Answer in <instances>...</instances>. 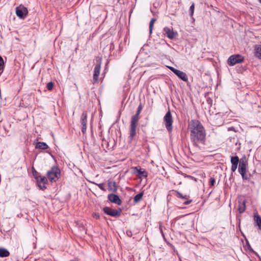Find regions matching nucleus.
I'll use <instances>...</instances> for the list:
<instances>
[{
    "label": "nucleus",
    "mask_w": 261,
    "mask_h": 261,
    "mask_svg": "<svg viewBox=\"0 0 261 261\" xmlns=\"http://www.w3.org/2000/svg\"><path fill=\"white\" fill-rule=\"evenodd\" d=\"M93 216L96 219H99L100 218V216L98 213H95L93 214Z\"/></svg>",
    "instance_id": "nucleus-36"
},
{
    "label": "nucleus",
    "mask_w": 261,
    "mask_h": 261,
    "mask_svg": "<svg viewBox=\"0 0 261 261\" xmlns=\"http://www.w3.org/2000/svg\"><path fill=\"white\" fill-rule=\"evenodd\" d=\"M37 182L42 183L44 185H46L47 183V179L45 176H40V177L37 179Z\"/></svg>",
    "instance_id": "nucleus-24"
},
{
    "label": "nucleus",
    "mask_w": 261,
    "mask_h": 261,
    "mask_svg": "<svg viewBox=\"0 0 261 261\" xmlns=\"http://www.w3.org/2000/svg\"><path fill=\"white\" fill-rule=\"evenodd\" d=\"M87 113L86 112H84L81 117V123L82 125V132L85 134L87 129Z\"/></svg>",
    "instance_id": "nucleus-12"
},
{
    "label": "nucleus",
    "mask_w": 261,
    "mask_h": 261,
    "mask_svg": "<svg viewBox=\"0 0 261 261\" xmlns=\"http://www.w3.org/2000/svg\"><path fill=\"white\" fill-rule=\"evenodd\" d=\"M230 161L232 165H238V163L240 162L238 156H231Z\"/></svg>",
    "instance_id": "nucleus-23"
},
{
    "label": "nucleus",
    "mask_w": 261,
    "mask_h": 261,
    "mask_svg": "<svg viewBox=\"0 0 261 261\" xmlns=\"http://www.w3.org/2000/svg\"><path fill=\"white\" fill-rule=\"evenodd\" d=\"M35 147L36 148H39L41 149H46L49 148L48 145L43 142H38L37 143Z\"/></svg>",
    "instance_id": "nucleus-17"
},
{
    "label": "nucleus",
    "mask_w": 261,
    "mask_h": 261,
    "mask_svg": "<svg viewBox=\"0 0 261 261\" xmlns=\"http://www.w3.org/2000/svg\"><path fill=\"white\" fill-rule=\"evenodd\" d=\"M255 56L261 59V45H256L255 47Z\"/></svg>",
    "instance_id": "nucleus-18"
},
{
    "label": "nucleus",
    "mask_w": 261,
    "mask_h": 261,
    "mask_svg": "<svg viewBox=\"0 0 261 261\" xmlns=\"http://www.w3.org/2000/svg\"><path fill=\"white\" fill-rule=\"evenodd\" d=\"M139 115L140 114L136 113L131 118L129 136L130 140H133L136 135V127L140 119Z\"/></svg>",
    "instance_id": "nucleus-2"
},
{
    "label": "nucleus",
    "mask_w": 261,
    "mask_h": 261,
    "mask_svg": "<svg viewBox=\"0 0 261 261\" xmlns=\"http://www.w3.org/2000/svg\"><path fill=\"white\" fill-rule=\"evenodd\" d=\"M143 192H140L139 193V194H137L134 198V201L135 203H138L139 202H140V201L141 200V199L142 198V197L143 196Z\"/></svg>",
    "instance_id": "nucleus-22"
},
{
    "label": "nucleus",
    "mask_w": 261,
    "mask_h": 261,
    "mask_svg": "<svg viewBox=\"0 0 261 261\" xmlns=\"http://www.w3.org/2000/svg\"><path fill=\"white\" fill-rule=\"evenodd\" d=\"M132 169L133 173H137L139 177H146L148 175L147 172L144 169L141 168L140 166L134 167Z\"/></svg>",
    "instance_id": "nucleus-13"
},
{
    "label": "nucleus",
    "mask_w": 261,
    "mask_h": 261,
    "mask_svg": "<svg viewBox=\"0 0 261 261\" xmlns=\"http://www.w3.org/2000/svg\"><path fill=\"white\" fill-rule=\"evenodd\" d=\"M241 175L242 177V178L244 180H249L251 176L250 174H246V172H244L243 174H241Z\"/></svg>",
    "instance_id": "nucleus-30"
},
{
    "label": "nucleus",
    "mask_w": 261,
    "mask_h": 261,
    "mask_svg": "<svg viewBox=\"0 0 261 261\" xmlns=\"http://www.w3.org/2000/svg\"><path fill=\"white\" fill-rule=\"evenodd\" d=\"M33 174L34 178L37 180L38 178L40 177V173L35 170L34 167H33Z\"/></svg>",
    "instance_id": "nucleus-28"
},
{
    "label": "nucleus",
    "mask_w": 261,
    "mask_h": 261,
    "mask_svg": "<svg viewBox=\"0 0 261 261\" xmlns=\"http://www.w3.org/2000/svg\"><path fill=\"white\" fill-rule=\"evenodd\" d=\"M28 14V9L22 5L16 8V14L20 19H24Z\"/></svg>",
    "instance_id": "nucleus-5"
},
{
    "label": "nucleus",
    "mask_w": 261,
    "mask_h": 261,
    "mask_svg": "<svg viewBox=\"0 0 261 261\" xmlns=\"http://www.w3.org/2000/svg\"><path fill=\"white\" fill-rule=\"evenodd\" d=\"M54 87V83L51 82H50L47 84V88L48 90L50 91L53 90Z\"/></svg>",
    "instance_id": "nucleus-31"
},
{
    "label": "nucleus",
    "mask_w": 261,
    "mask_h": 261,
    "mask_svg": "<svg viewBox=\"0 0 261 261\" xmlns=\"http://www.w3.org/2000/svg\"><path fill=\"white\" fill-rule=\"evenodd\" d=\"M108 190L110 191H112L113 192H116L117 191V185L116 182L115 181H109L108 183Z\"/></svg>",
    "instance_id": "nucleus-16"
},
{
    "label": "nucleus",
    "mask_w": 261,
    "mask_h": 261,
    "mask_svg": "<svg viewBox=\"0 0 261 261\" xmlns=\"http://www.w3.org/2000/svg\"><path fill=\"white\" fill-rule=\"evenodd\" d=\"M155 21H156V19L153 18L151 19V20L150 21L149 27L150 33H151V32H152L153 27V24Z\"/></svg>",
    "instance_id": "nucleus-25"
},
{
    "label": "nucleus",
    "mask_w": 261,
    "mask_h": 261,
    "mask_svg": "<svg viewBox=\"0 0 261 261\" xmlns=\"http://www.w3.org/2000/svg\"><path fill=\"white\" fill-rule=\"evenodd\" d=\"M10 253L9 251L4 248H0V257H5L9 256Z\"/></svg>",
    "instance_id": "nucleus-19"
},
{
    "label": "nucleus",
    "mask_w": 261,
    "mask_h": 261,
    "mask_svg": "<svg viewBox=\"0 0 261 261\" xmlns=\"http://www.w3.org/2000/svg\"><path fill=\"white\" fill-rule=\"evenodd\" d=\"M92 183L96 186H97L98 187V188L103 191H106V188H105V184L104 183H101V184H97V183H96L95 182H92Z\"/></svg>",
    "instance_id": "nucleus-26"
},
{
    "label": "nucleus",
    "mask_w": 261,
    "mask_h": 261,
    "mask_svg": "<svg viewBox=\"0 0 261 261\" xmlns=\"http://www.w3.org/2000/svg\"><path fill=\"white\" fill-rule=\"evenodd\" d=\"M164 123L166 128L169 133H170L173 129V118L170 110H169L163 118Z\"/></svg>",
    "instance_id": "nucleus-4"
},
{
    "label": "nucleus",
    "mask_w": 261,
    "mask_h": 261,
    "mask_svg": "<svg viewBox=\"0 0 261 261\" xmlns=\"http://www.w3.org/2000/svg\"><path fill=\"white\" fill-rule=\"evenodd\" d=\"M176 196L178 198H180L183 200H185V201L183 202V204L185 205L189 204L192 201V200L189 199V196L187 195L184 196L181 193L179 192H176Z\"/></svg>",
    "instance_id": "nucleus-15"
},
{
    "label": "nucleus",
    "mask_w": 261,
    "mask_h": 261,
    "mask_svg": "<svg viewBox=\"0 0 261 261\" xmlns=\"http://www.w3.org/2000/svg\"><path fill=\"white\" fill-rule=\"evenodd\" d=\"M61 171L60 169L56 166H53L47 173V177L51 181H56L60 177Z\"/></svg>",
    "instance_id": "nucleus-3"
},
{
    "label": "nucleus",
    "mask_w": 261,
    "mask_h": 261,
    "mask_svg": "<svg viewBox=\"0 0 261 261\" xmlns=\"http://www.w3.org/2000/svg\"><path fill=\"white\" fill-rule=\"evenodd\" d=\"M243 61L244 58L241 55L237 54L230 56L227 60V62L229 66H233L237 63L243 62Z\"/></svg>",
    "instance_id": "nucleus-7"
},
{
    "label": "nucleus",
    "mask_w": 261,
    "mask_h": 261,
    "mask_svg": "<svg viewBox=\"0 0 261 261\" xmlns=\"http://www.w3.org/2000/svg\"><path fill=\"white\" fill-rule=\"evenodd\" d=\"M254 220L259 229L261 230V218L257 213L254 214Z\"/></svg>",
    "instance_id": "nucleus-20"
},
{
    "label": "nucleus",
    "mask_w": 261,
    "mask_h": 261,
    "mask_svg": "<svg viewBox=\"0 0 261 261\" xmlns=\"http://www.w3.org/2000/svg\"><path fill=\"white\" fill-rule=\"evenodd\" d=\"M258 1L261 4V0H258Z\"/></svg>",
    "instance_id": "nucleus-39"
},
{
    "label": "nucleus",
    "mask_w": 261,
    "mask_h": 261,
    "mask_svg": "<svg viewBox=\"0 0 261 261\" xmlns=\"http://www.w3.org/2000/svg\"><path fill=\"white\" fill-rule=\"evenodd\" d=\"M215 183V179L213 177H211L210 179V184L211 186H213Z\"/></svg>",
    "instance_id": "nucleus-34"
},
{
    "label": "nucleus",
    "mask_w": 261,
    "mask_h": 261,
    "mask_svg": "<svg viewBox=\"0 0 261 261\" xmlns=\"http://www.w3.org/2000/svg\"><path fill=\"white\" fill-rule=\"evenodd\" d=\"M163 32L164 34L167 35L168 38L170 39H172L177 36V33L176 32H174L172 27H165L163 29Z\"/></svg>",
    "instance_id": "nucleus-11"
},
{
    "label": "nucleus",
    "mask_w": 261,
    "mask_h": 261,
    "mask_svg": "<svg viewBox=\"0 0 261 261\" xmlns=\"http://www.w3.org/2000/svg\"><path fill=\"white\" fill-rule=\"evenodd\" d=\"M247 165V161L245 156L242 158L240 160L238 171L240 174H243L244 172H246V166Z\"/></svg>",
    "instance_id": "nucleus-10"
},
{
    "label": "nucleus",
    "mask_w": 261,
    "mask_h": 261,
    "mask_svg": "<svg viewBox=\"0 0 261 261\" xmlns=\"http://www.w3.org/2000/svg\"><path fill=\"white\" fill-rule=\"evenodd\" d=\"M194 9H195V4L193 3L191 5V6L190 7V15L191 17L193 16L194 12Z\"/></svg>",
    "instance_id": "nucleus-29"
},
{
    "label": "nucleus",
    "mask_w": 261,
    "mask_h": 261,
    "mask_svg": "<svg viewBox=\"0 0 261 261\" xmlns=\"http://www.w3.org/2000/svg\"><path fill=\"white\" fill-rule=\"evenodd\" d=\"M102 211L103 212L108 215L112 217L117 218L121 215V211H118L116 210H113L110 207H105L103 208Z\"/></svg>",
    "instance_id": "nucleus-9"
},
{
    "label": "nucleus",
    "mask_w": 261,
    "mask_h": 261,
    "mask_svg": "<svg viewBox=\"0 0 261 261\" xmlns=\"http://www.w3.org/2000/svg\"><path fill=\"white\" fill-rule=\"evenodd\" d=\"M239 213L242 214L246 210V202L243 201L242 203L240 202L238 208Z\"/></svg>",
    "instance_id": "nucleus-21"
},
{
    "label": "nucleus",
    "mask_w": 261,
    "mask_h": 261,
    "mask_svg": "<svg viewBox=\"0 0 261 261\" xmlns=\"http://www.w3.org/2000/svg\"><path fill=\"white\" fill-rule=\"evenodd\" d=\"M142 108H143V106H142L141 103H140L137 108V110L136 113L140 114L142 110Z\"/></svg>",
    "instance_id": "nucleus-33"
},
{
    "label": "nucleus",
    "mask_w": 261,
    "mask_h": 261,
    "mask_svg": "<svg viewBox=\"0 0 261 261\" xmlns=\"http://www.w3.org/2000/svg\"><path fill=\"white\" fill-rule=\"evenodd\" d=\"M238 165H232L231 167V171L232 172H234L236 171V169H237Z\"/></svg>",
    "instance_id": "nucleus-35"
},
{
    "label": "nucleus",
    "mask_w": 261,
    "mask_h": 261,
    "mask_svg": "<svg viewBox=\"0 0 261 261\" xmlns=\"http://www.w3.org/2000/svg\"><path fill=\"white\" fill-rule=\"evenodd\" d=\"M247 245L248 246H249V245H250L248 241H247Z\"/></svg>",
    "instance_id": "nucleus-38"
},
{
    "label": "nucleus",
    "mask_w": 261,
    "mask_h": 261,
    "mask_svg": "<svg viewBox=\"0 0 261 261\" xmlns=\"http://www.w3.org/2000/svg\"><path fill=\"white\" fill-rule=\"evenodd\" d=\"M190 140L193 145L198 147L199 144L205 145L206 131L202 123L197 119H192L188 124Z\"/></svg>",
    "instance_id": "nucleus-1"
},
{
    "label": "nucleus",
    "mask_w": 261,
    "mask_h": 261,
    "mask_svg": "<svg viewBox=\"0 0 261 261\" xmlns=\"http://www.w3.org/2000/svg\"><path fill=\"white\" fill-rule=\"evenodd\" d=\"M108 199L112 202L117 204L119 205L122 203V201L119 197L115 194H110L108 195Z\"/></svg>",
    "instance_id": "nucleus-14"
},
{
    "label": "nucleus",
    "mask_w": 261,
    "mask_h": 261,
    "mask_svg": "<svg viewBox=\"0 0 261 261\" xmlns=\"http://www.w3.org/2000/svg\"><path fill=\"white\" fill-rule=\"evenodd\" d=\"M169 69L172 71L179 79L185 82H188V78L186 73L183 71L177 70L173 67L169 66Z\"/></svg>",
    "instance_id": "nucleus-8"
},
{
    "label": "nucleus",
    "mask_w": 261,
    "mask_h": 261,
    "mask_svg": "<svg viewBox=\"0 0 261 261\" xmlns=\"http://www.w3.org/2000/svg\"><path fill=\"white\" fill-rule=\"evenodd\" d=\"M5 67V63L3 58L0 56V71H3Z\"/></svg>",
    "instance_id": "nucleus-27"
},
{
    "label": "nucleus",
    "mask_w": 261,
    "mask_h": 261,
    "mask_svg": "<svg viewBox=\"0 0 261 261\" xmlns=\"http://www.w3.org/2000/svg\"><path fill=\"white\" fill-rule=\"evenodd\" d=\"M248 249H249L250 250H252V249L251 247V246L250 245H249V246H248Z\"/></svg>",
    "instance_id": "nucleus-37"
},
{
    "label": "nucleus",
    "mask_w": 261,
    "mask_h": 261,
    "mask_svg": "<svg viewBox=\"0 0 261 261\" xmlns=\"http://www.w3.org/2000/svg\"><path fill=\"white\" fill-rule=\"evenodd\" d=\"M37 184L38 186L39 187V188L41 190H44L45 189H46V187L45 185H44L42 183H39V182H37Z\"/></svg>",
    "instance_id": "nucleus-32"
},
{
    "label": "nucleus",
    "mask_w": 261,
    "mask_h": 261,
    "mask_svg": "<svg viewBox=\"0 0 261 261\" xmlns=\"http://www.w3.org/2000/svg\"><path fill=\"white\" fill-rule=\"evenodd\" d=\"M96 65L94 68V73L93 77L94 81L93 83H96L98 81L101 68V59L97 58L96 59Z\"/></svg>",
    "instance_id": "nucleus-6"
}]
</instances>
